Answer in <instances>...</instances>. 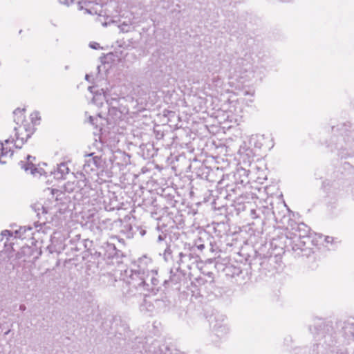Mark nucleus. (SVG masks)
Here are the masks:
<instances>
[{"label":"nucleus","mask_w":354,"mask_h":354,"mask_svg":"<svg viewBox=\"0 0 354 354\" xmlns=\"http://www.w3.org/2000/svg\"><path fill=\"white\" fill-rule=\"evenodd\" d=\"M52 198L38 201L32 205L39 218L43 217L45 222L53 223L59 226L66 221V213L68 211V199L58 189H52Z\"/></svg>","instance_id":"1"},{"label":"nucleus","mask_w":354,"mask_h":354,"mask_svg":"<svg viewBox=\"0 0 354 354\" xmlns=\"http://www.w3.org/2000/svg\"><path fill=\"white\" fill-rule=\"evenodd\" d=\"M156 270H151L145 275L139 272H134L130 276L129 280L126 282L127 290L125 295L131 297L137 295L145 294V290H149L153 286L158 283Z\"/></svg>","instance_id":"2"},{"label":"nucleus","mask_w":354,"mask_h":354,"mask_svg":"<svg viewBox=\"0 0 354 354\" xmlns=\"http://www.w3.org/2000/svg\"><path fill=\"white\" fill-rule=\"evenodd\" d=\"M115 156L113 153H104L102 156H94L93 153L86 155L84 170L86 173L94 171L106 172L113 167Z\"/></svg>","instance_id":"3"},{"label":"nucleus","mask_w":354,"mask_h":354,"mask_svg":"<svg viewBox=\"0 0 354 354\" xmlns=\"http://www.w3.org/2000/svg\"><path fill=\"white\" fill-rule=\"evenodd\" d=\"M243 100L236 99L234 94L223 104L227 118L230 122H239L243 117Z\"/></svg>","instance_id":"4"},{"label":"nucleus","mask_w":354,"mask_h":354,"mask_svg":"<svg viewBox=\"0 0 354 354\" xmlns=\"http://www.w3.org/2000/svg\"><path fill=\"white\" fill-rule=\"evenodd\" d=\"M121 100H123V98L117 97H111L103 91V93H96L94 95L92 100V103L96 104L97 106H101L103 104V102L105 100L106 103L110 106L109 109V113H111L115 110H118L120 113H122L125 111L124 109H121L117 106L119 103V101Z\"/></svg>","instance_id":"5"},{"label":"nucleus","mask_w":354,"mask_h":354,"mask_svg":"<svg viewBox=\"0 0 354 354\" xmlns=\"http://www.w3.org/2000/svg\"><path fill=\"white\" fill-rule=\"evenodd\" d=\"M74 180H69L65 183L64 186L65 191L68 192H77L83 189L86 186L87 180L83 174H77Z\"/></svg>","instance_id":"6"},{"label":"nucleus","mask_w":354,"mask_h":354,"mask_svg":"<svg viewBox=\"0 0 354 354\" xmlns=\"http://www.w3.org/2000/svg\"><path fill=\"white\" fill-rule=\"evenodd\" d=\"M238 155L239 161L242 162L244 165H250L253 161L254 152L244 142L240 146Z\"/></svg>","instance_id":"7"},{"label":"nucleus","mask_w":354,"mask_h":354,"mask_svg":"<svg viewBox=\"0 0 354 354\" xmlns=\"http://www.w3.org/2000/svg\"><path fill=\"white\" fill-rule=\"evenodd\" d=\"M125 18V19L120 23L118 28L122 32H129L133 31L135 28L133 26V17L132 13H130V17Z\"/></svg>","instance_id":"8"},{"label":"nucleus","mask_w":354,"mask_h":354,"mask_svg":"<svg viewBox=\"0 0 354 354\" xmlns=\"http://www.w3.org/2000/svg\"><path fill=\"white\" fill-rule=\"evenodd\" d=\"M30 159H35L34 157L31 156H27L28 163L26 164L23 161L20 162V165L22 169H24L26 171H30L31 174H32L34 176H37V175L41 176V173L40 171L35 167V166L30 162Z\"/></svg>","instance_id":"9"},{"label":"nucleus","mask_w":354,"mask_h":354,"mask_svg":"<svg viewBox=\"0 0 354 354\" xmlns=\"http://www.w3.org/2000/svg\"><path fill=\"white\" fill-rule=\"evenodd\" d=\"M69 169L67 167L66 163H61L57 165V169L54 171L53 174L55 178L59 179L63 178L64 176L68 174Z\"/></svg>","instance_id":"10"},{"label":"nucleus","mask_w":354,"mask_h":354,"mask_svg":"<svg viewBox=\"0 0 354 354\" xmlns=\"http://www.w3.org/2000/svg\"><path fill=\"white\" fill-rule=\"evenodd\" d=\"M264 140L265 137L263 135H252L250 138V144L256 148L260 149L263 145Z\"/></svg>","instance_id":"11"},{"label":"nucleus","mask_w":354,"mask_h":354,"mask_svg":"<svg viewBox=\"0 0 354 354\" xmlns=\"http://www.w3.org/2000/svg\"><path fill=\"white\" fill-rule=\"evenodd\" d=\"M211 324L213 325L212 327L216 335L222 337L227 334L228 329L225 324H217L216 322L213 324L212 321H211Z\"/></svg>","instance_id":"12"},{"label":"nucleus","mask_w":354,"mask_h":354,"mask_svg":"<svg viewBox=\"0 0 354 354\" xmlns=\"http://www.w3.org/2000/svg\"><path fill=\"white\" fill-rule=\"evenodd\" d=\"M297 232L295 235L299 237L305 238L308 236L309 229L308 227L304 223H299L297 227Z\"/></svg>","instance_id":"13"},{"label":"nucleus","mask_w":354,"mask_h":354,"mask_svg":"<svg viewBox=\"0 0 354 354\" xmlns=\"http://www.w3.org/2000/svg\"><path fill=\"white\" fill-rule=\"evenodd\" d=\"M59 1L62 3L66 4L67 6L77 3V8L80 10H83V6L82 5V2H80V0H59Z\"/></svg>","instance_id":"14"},{"label":"nucleus","mask_w":354,"mask_h":354,"mask_svg":"<svg viewBox=\"0 0 354 354\" xmlns=\"http://www.w3.org/2000/svg\"><path fill=\"white\" fill-rule=\"evenodd\" d=\"M97 198L95 199L96 203H105L106 201L104 199V193L102 189H99L96 191Z\"/></svg>","instance_id":"15"},{"label":"nucleus","mask_w":354,"mask_h":354,"mask_svg":"<svg viewBox=\"0 0 354 354\" xmlns=\"http://www.w3.org/2000/svg\"><path fill=\"white\" fill-rule=\"evenodd\" d=\"M26 230H31V227H28V229L26 228V227H20L19 230H16L15 232V238H19V239H24V234L26 232Z\"/></svg>","instance_id":"16"},{"label":"nucleus","mask_w":354,"mask_h":354,"mask_svg":"<svg viewBox=\"0 0 354 354\" xmlns=\"http://www.w3.org/2000/svg\"><path fill=\"white\" fill-rule=\"evenodd\" d=\"M162 347L163 348H161V351H160V353H156L155 354H183V353H180L179 351H176V350H175V353H172L170 351V348H167V346H166L165 345H163Z\"/></svg>","instance_id":"17"},{"label":"nucleus","mask_w":354,"mask_h":354,"mask_svg":"<svg viewBox=\"0 0 354 354\" xmlns=\"http://www.w3.org/2000/svg\"><path fill=\"white\" fill-rule=\"evenodd\" d=\"M12 235H13V233L11 232L10 231H9V230H4L0 234V241H3V239L4 237H6L8 239V237L12 236Z\"/></svg>","instance_id":"18"},{"label":"nucleus","mask_w":354,"mask_h":354,"mask_svg":"<svg viewBox=\"0 0 354 354\" xmlns=\"http://www.w3.org/2000/svg\"><path fill=\"white\" fill-rule=\"evenodd\" d=\"M97 120V117H93L91 115H90L88 117V122L90 124H91L92 125H95L96 127L97 126L95 121Z\"/></svg>","instance_id":"19"},{"label":"nucleus","mask_w":354,"mask_h":354,"mask_svg":"<svg viewBox=\"0 0 354 354\" xmlns=\"http://www.w3.org/2000/svg\"><path fill=\"white\" fill-rule=\"evenodd\" d=\"M89 46L93 49H99L100 48V44L97 42H91Z\"/></svg>","instance_id":"20"},{"label":"nucleus","mask_w":354,"mask_h":354,"mask_svg":"<svg viewBox=\"0 0 354 354\" xmlns=\"http://www.w3.org/2000/svg\"><path fill=\"white\" fill-rule=\"evenodd\" d=\"M106 247L109 250H111L113 252V254L115 253L116 248L113 244L107 243Z\"/></svg>","instance_id":"21"},{"label":"nucleus","mask_w":354,"mask_h":354,"mask_svg":"<svg viewBox=\"0 0 354 354\" xmlns=\"http://www.w3.org/2000/svg\"><path fill=\"white\" fill-rule=\"evenodd\" d=\"M38 115H39V113H37V112H35V113H32L31 114V119H32V120H34L35 118L39 119Z\"/></svg>","instance_id":"22"},{"label":"nucleus","mask_w":354,"mask_h":354,"mask_svg":"<svg viewBox=\"0 0 354 354\" xmlns=\"http://www.w3.org/2000/svg\"><path fill=\"white\" fill-rule=\"evenodd\" d=\"M254 95V91H245L244 92V95H250V96L253 97Z\"/></svg>","instance_id":"23"},{"label":"nucleus","mask_w":354,"mask_h":354,"mask_svg":"<svg viewBox=\"0 0 354 354\" xmlns=\"http://www.w3.org/2000/svg\"><path fill=\"white\" fill-rule=\"evenodd\" d=\"M326 241L327 243H332L333 241V237H330V236H327L326 238Z\"/></svg>","instance_id":"24"},{"label":"nucleus","mask_w":354,"mask_h":354,"mask_svg":"<svg viewBox=\"0 0 354 354\" xmlns=\"http://www.w3.org/2000/svg\"><path fill=\"white\" fill-rule=\"evenodd\" d=\"M197 248H198V249H199L200 250H203V249H204L205 246H204V245H203V244H200V245H197Z\"/></svg>","instance_id":"25"},{"label":"nucleus","mask_w":354,"mask_h":354,"mask_svg":"<svg viewBox=\"0 0 354 354\" xmlns=\"http://www.w3.org/2000/svg\"><path fill=\"white\" fill-rule=\"evenodd\" d=\"M344 329L345 330H347V329H351V324H347L344 326Z\"/></svg>","instance_id":"26"},{"label":"nucleus","mask_w":354,"mask_h":354,"mask_svg":"<svg viewBox=\"0 0 354 354\" xmlns=\"http://www.w3.org/2000/svg\"><path fill=\"white\" fill-rule=\"evenodd\" d=\"M19 309H20L21 310H24L26 309V306H25L24 305H21V306H19Z\"/></svg>","instance_id":"27"},{"label":"nucleus","mask_w":354,"mask_h":354,"mask_svg":"<svg viewBox=\"0 0 354 354\" xmlns=\"http://www.w3.org/2000/svg\"><path fill=\"white\" fill-rule=\"evenodd\" d=\"M85 13L91 14V10H88V9H87V8H86V9H85Z\"/></svg>","instance_id":"28"},{"label":"nucleus","mask_w":354,"mask_h":354,"mask_svg":"<svg viewBox=\"0 0 354 354\" xmlns=\"http://www.w3.org/2000/svg\"><path fill=\"white\" fill-rule=\"evenodd\" d=\"M251 213H252V214H255V210H254V209L251 210Z\"/></svg>","instance_id":"29"},{"label":"nucleus","mask_w":354,"mask_h":354,"mask_svg":"<svg viewBox=\"0 0 354 354\" xmlns=\"http://www.w3.org/2000/svg\"><path fill=\"white\" fill-rule=\"evenodd\" d=\"M92 88H93V87H91V86H90V87L88 88V89H89V91H90L91 92H93V91H92Z\"/></svg>","instance_id":"30"},{"label":"nucleus","mask_w":354,"mask_h":354,"mask_svg":"<svg viewBox=\"0 0 354 354\" xmlns=\"http://www.w3.org/2000/svg\"><path fill=\"white\" fill-rule=\"evenodd\" d=\"M10 330H8V331H6V332L5 333V335H8V334L10 333Z\"/></svg>","instance_id":"31"},{"label":"nucleus","mask_w":354,"mask_h":354,"mask_svg":"<svg viewBox=\"0 0 354 354\" xmlns=\"http://www.w3.org/2000/svg\"><path fill=\"white\" fill-rule=\"evenodd\" d=\"M88 75H86V80H88Z\"/></svg>","instance_id":"32"},{"label":"nucleus","mask_w":354,"mask_h":354,"mask_svg":"<svg viewBox=\"0 0 354 354\" xmlns=\"http://www.w3.org/2000/svg\"><path fill=\"white\" fill-rule=\"evenodd\" d=\"M97 117L101 118V115H100V113H98V114H97Z\"/></svg>","instance_id":"33"}]
</instances>
